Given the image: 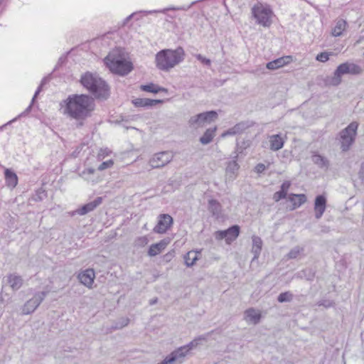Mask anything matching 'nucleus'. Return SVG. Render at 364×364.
Listing matches in <instances>:
<instances>
[{
    "mask_svg": "<svg viewBox=\"0 0 364 364\" xmlns=\"http://www.w3.org/2000/svg\"><path fill=\"white\" fill-rule=\"evenodd\" d=\"M95 107L94 99L87 95L69 96L65 112L75 119H85L90 117Z\"/></svg>",
    "mask_w": 364,
    "mask_h": 364,
    "instance_id": "f257e3e1",
    "label": "nucleus"
},
{
    "mask_svg": "<svg viewBox=\"0 0 364 364\" xmlns=\"http://www.w3.org/2000/svg\"><path fill=\"white\" fill-rule=\"evenodd\" d=\"M80 82L97 99L106 100L109 96V86L96 74L86 73L81 77Z\"/></svg>",
    "mask_w": 364,
    "mask_h": 364,
    "instance_id": "f03ea898",
    "label": "nucleus"
},
{
    "mask_svg": "<svg viewBox=\"0 0 364 364\" xmlns=\"http://www.w3.org/2000/svg\"><path fill=\"white\" fill-rule=\"evenodd\" d=\"M185 55L182 47L175 50L164 49L156 55V67L161 70L168 71L183 60Z\"/></svg>",
    "mask_w": 364,
    "mask_h": 364,
    "instance_id": "7ed1b4c3",
    "label": "nucleus"
},
{
    "mask_svg": "<svg viewBox=\"0 0 364 364\" xmlns=\"http://www.w3.org/2000/svg\"><path fill=\"white\" fill-rule=\"evenodd\" d=\"M104 61L112 73L119 75H126L133 69L132 63L122 57L118 51L110 52Z\"/></svg>",
    "mask_w": 364,
    "mask_h": 364,
    "instance_id": "20e7f679",
    "label": "nucleus"
},
{
    "mask_svg": "<svg viewBox=\"0 0 364 364\" xmlns=\"http://www.w3.org/2000/svg\"><path fill=\"white\" fill-rule=\"evenodd\" d=\"M363 69L358 65L346 62L340 64L333 73V76L330 80V84L337 86L341 82V76L346 74L358 75L362 74Z\"/></svg>",
    "mask_w": 364,
    "mask_h": 364,
    "instance_id": "39448f33",
    "label": "nucleus"
},
{
    "mask_svg": "<svg viewBox=\"0 0 364 364\" xmlns=\"http://www.w3.org/2000/svg\"><path fill=\"white\" fill-rule=\"evenodd\" d=\"M252 14L258 24L264 27H269L272 24L273 12L269 6L257 4L252 7Z\"/></svg>",
    "mask_w": 364,
    "mask_h": 364,
    "instance_id": "423d86ee",
    "label": "nucleus"
},
{
    "mask_svg": "<svg viewBox=\"0 0 364 364\" xmlns=\"http://www.w3.org/2000/svg\"><path fill=\"white\" fill-rule=\"evenodd\" d=\"M358 127V123L353 122L340 132L341 149L343 151H348L354 143L357 135Z\"/></svg>",
    "mask_w": 364,
    "mask_h": 364,
    "instance_id": "0eeeda50",
    "label": "nucleus"
},
{
    "mask_svg": "<svg viewBox=\"0 0 364 364\" xmlns=\"http://www.w3.org/2000/svg\"><path fill=\"white\" fill-rule=\"evenodd\" d=\"M218 119V113L215 111L203 112L190 118L188 124L193 129L203 127L205 124H210Z\"/></svg>",
    "mask_w": 364,
    "mask_h": 364,
    "instance_id": "6e6552de",
    "label": "nucleus"
},
{
    "mask_svg": "<svg viewBox=\"0 0 364 364\" xmlns=\"http://www.w3.org/2000/svg\"><path fill=\"white\" fill-rule=\"evenodd\" d=\"M173 158L171 151H162L155 154L149 160V165L152 168H159L170 163Z\"/></svg>",
    "mask_w": 364,
    "mask_h": 364,
    "instance_id": "1a4fd4ad",
    "label": "nucleus"
},
{
    "mask_svg": "<svg viewBox=\"0 0 364 364\" xmlns=\"http://www.w3.org/2000/svg\"><path fill=\"white\" fill-rule=\"evenodd\" d=\"M47 294V291H41L36 293L33 298L26 301V303L23 305L22 309V314L27 315L33 313L44 300Z\"/></svg>",
    "mask_w": 364,
    "mask_h": 364,
    "instance_id": "9d476101",
    "label": "nucleus"
},
{
    "mask_svg": "<svg viewBox=\"0 0 364 364\" xmlns=\"http://www.w3.org/2000/svg\"><path fill=\"white\" fill-rule=\"evenodd\" d=\"M240 234V227L237 225H232L225 230H218L215 232V237L218 240L225 239L228 244L234 241Z\"/></svg>",
    "mask_w": 364,
    "mask_h": 364,
    "instance_id": "9b49d317",
    "label": "nucleus"
},
{
    "mask_svg": "<svg viewBox=\"0 0 364 364\" xmlns=\"http://www.w3.org/2000/svg\"><path fill=\"white\" fill-rule=\"evenodd\" d=\"M173 224V218L168 214H161L154 231L156 233H165Z\"/></svg>",
    "mask_w": 364,
    "mask_h": 364,
    "instance_id": "f8f14e48",
    "label": "nucleus"
},
{
    "mask_svg": "<svg viewBox=\"0 0 364 364\" xmlns=\"http://www.w3.org/2000/svg\"><path fill=\"white\" fill-rule=\"evenodd\" d=\"M188 354L186 348L183 346L178 348L177 350L173 351L170 355L166 356L168 362L171 364H181L183 362L184 358Z\"/></svg>",
    "mask_w": 364,
    "mask_h": 364,
    "instance_id": "ddd939ff",
    "label": "nucleus"
},
{
    "mask_svg": "<svg viewBox=\"0 0 364 364\" xmlns=\"http://www.w3.org/2000/svg\"><path fill=\"white\" fill-rule=\"evenodd\" d=\"M327 199L323 195H318L314 201L315 218L320 219L326 210Z\"/></svg>",
    "mask_w": 364,
    "mask_h": 364,
    "instance_id": "4468645a",
    "label": "nucleus"
},
{
    "mask_svg": "<svg viewBox=\"0 0 364 364\" xmlns=\"http://www.w3.org/2000/svg\"><path fill=\"white\" fill-rule=\"evenodd\" d=\"M80 283L88 288H91L95 278V273L92 269H87L79 273L77 276Z\"/></svg>",
    "mask_w": 364,
    "mask_h": 364,
    "instance_id": "2eb2a0df",
    "label": "nucleus"
},
{
    "mask_svg": "<svg viewBox=\"0 0 364 364\" xmlns=\"http://www.w3.org/2000/svg\"><path fill=\"white\" fill-rule=\"evenodd\" d=\"M102 202V197L96 198L93 201H91L87 204H85L81 208L75 210L74 213L78 214L80 215H84L87 213L94 210L97 206H99Z\"/></svg>",
    "mask_w": 364,
    "mask_h": 364,
    "instance_id": "dca6fc26",
    "label": "nucleus"
},
{
    "mask_svg": "<svg viewBox=\"0 0 364 364\" xmlns=\"http://www.w3.org/2000/svg\"><path fill=\"white\" fill-rule=\"evenodd\" d=\"M291 58H292L290 55L284 56L267 63L266 67L269 70H276L289 63Z\"/></svg>",
    "mask_w": 364,
    "mask_h": 364,
    "instance_id": "f3484780",
    "label": "nucleus"
},
{
    "mask_svg": "<svg viewBox=\"0 0 364 364\" xmlns=\"http://www.w3.org/2000/svg\"><path fill=\"white\" fill-rule=\"evenodd\" d=\"M135 107H151L163 102L161 100H151L149 98H136L132 101Z\"/></svg>",
    "mask_w": 364,
    "mask_h": 364,
    "instance_id": "a211bd4d",
    "label": "nucleus"
},
{
    "mask_svg": "<svg viewBox=\"0 0 364 364\" xmlns=\"http://www.w3.org/2000/svg\"><path fill=\"white\" fill-rule=\"evenodd\" d=\"M240 166L235 160L228 162L225 169L226 180L232 181L237 175Z\"/></svg>",
    "mask_w": 364,
    "mask_h": 364,
    "instance_id": "6ab92c4d",
    "label": "nucleus"
},
{
    "mask_svg": "<svg viewBox=\"0 0 364 364\" xmlns=\"http://www.w3.org/2000/svg\"><path fill=\"white\" fill-rule=\"evenodd\" d=\"M168 244V241L166 240H162L157 243L151 245L149 249L148 255L150 257H154L159 255L166 248Z\"/></svg>",
    "mask_w": 364,
    "mask_h": 364,
    "instance_id": "aec40b11",
    "label": "nucleus"
},
{
    "mask_svg": "<svg viewBox=\"0 0 364 364\" xmlns=\"http://www.w3.org/2000/svg\"><path fill=\"white\" fill-rule=\"evenodd\" d=\"M7 282L13 291H17L22 287L23 280L21 276L10 274L7 276Z\"/></svg>",
    "mask_w": 364,
    "mask_h": 364,
    "instance_id": "412c9836",
    "label": "nucleus"
},
{
    "mask_svg": "<svg viewBox=\"0 0 364 364\" xmlns=\"http://www.w3.org/2000/svg\"><path fill=\"white\" fill-rule=\"evenodd\" d=\"M261 314L253 308L248 309L245 312V319L247 322L257 324L259 322Z\"/></svg>",
    "mask_w": 364,
    "mask_h": 364,
    "instance_id": "4be33fe9",
    "label": "nucleus"
},
{
    "mask_svg": "<svg viewBox=\"0 0 364 364\" xmlns=\"http://www.w3.org/2000/svg\"><path fill=\"white\" fill-rule=\"evenodd\" d=\"M288 200L292 203L291 210L301 206L306 201V196L304 194L291 193L288 196Z\"/></svg>",
    "mask_w": 364,
    "mask_h": 364,
    "instance_id": "5701e85b",
    "label": "nucleus"
},
{
    "mask_svg": "<svg viewBox=\"0 0 364 364\" xmlns=\"http://www.w3.org/2000/svg\"><path fill=\"white\" fill-rule=\"evenodd\" d=\"M284 140L280 134H274L269 136V147L272 151H278L284 146Z\"/></svg>",
    "mask_w": 364,
    "mask_h": 364,
    "instance_id": "b1692460",
    "label": "nucleus"
},
{
    "mask_svg": "<svg viewBox=\"0 0 364 364\" xmlns=\"http://www.w3.org/2000/svg\"><path fill=\"white\" fill-rule=\"evenodd\" d=\"M348 23L343 18H338L336 21V26L331 31V34L334 37L341 36L343 32L346 29Z\"/></svg>",
    "mask_w": 364,
    "mask_h": 364,
    "instance_id": "393cba45",
    "label": "nucleus"
},
{
    "mask_svg": "<svg viewBox=\"0 0 364 364\" xmlns=\"http://www.w3.org/2000/svg\"><path fill=\"white\" fill-rule=\"evenodd\" d=\"M6 182L8 186L14 188L18 183V177L16 174L9 168H6L4 171Z\"/></svg>",
    "mask_w": 364,
    "mask_h": 364,
    "instance_id": "a878e982",
    "label": "nucleus"
},
{
    "mask_svg": "<svg viewBox=\"0 0 364 364\" xmlns=\"http://www.w3.org/2000/svg\"><path fill=\"white\" fill-rule=\"evenodd\" d=\"M252 252L254 254V258L257 259L260 255L262 247V239L258 236H252Z\"/></svg>",
    "mask_w": 364,
    "mask_h": 364,
    "instance_id": "bb28decb",
    "label": "nucleus"
},
{
    "mask_svg": "<svg viewBox=\"0 0 364 364\" xmlns=\"http://www.w3.org/2000/svg\"><path fill=\"white\" fill-rule=\"evenodd\" d=\"M311 160L314 164L317 165L319 168L325 169L328 168L329 161L326 157L320 154H315L311 156Z\"/></svg>",
    "mask_w": 364,
    "mask_h": 364,
    "instance_id": "cd10ccee",
    "label": "nucleus"
},
{
    "mask_svg": "<svg viewBox=\"0 0 364 364\" xmlns=\"http://www.w3.org/2000/svg\"><path fill=\"white\" fill-rule=\"evenodd\" d=\"M216 127L208 129L200 138V142L206 145L210 143L215 135Z\"/></svg>",
    "mask_w": 364,
    "mask_h": 364,
    "instance_id": "c85d7f7f",
    "label": "nucleus"
},
{
    "mask_svg": "<svg viewBox=\"0 0 364 364\" xmlns=\"http://www.w3.org/2000/svg\"><path fill=\"white\" fill-rule=\"evenodd\" d=\"M200 254V251H189L185 256V264L187 267H192L198 259V255Z\"/></svg>",
    "mask_w": 364,
    "mask_h": 364,
    "instance_id": "c756f323",
    "label": "nucleus"
},
{
    "mask_svg": "<svg viewBox=\"0 0 364 364\" xmlns=\"http://www.w3.org/2000/svg\"><path fill=\"white\" fill-rule=\"evenodd\" d=\"M208 210L213 215H219V214L221 212V205L220 203L215 200V199H210L208 201Z\"/></svg>",
    "mask_w": 364,
    "mask_h": 364,
    "instance_id": "7c9ffc66",
    "label": "nucleus"
},
{
    "mask_svg": "<svg viewBox=\"0 0 364 364\" xmlns=\"http://www.w3.org/2000/svg\"><path fill=\"white\" fill-rule=\"evenodd\" d=\"M141 90L145 92H152V93H158L161 91L166 92V89L159 87L157 85L154 83H149L148 85H141Z\"/></svg>",
    "mask_w": 364,
    "mask_h": 364,
    "instance_id": "2f4dec72",
    "label": "nucleus"
},
{
    "mask_svg": "<svg viewBox=\"0 0 364 364\" xmlns=\"http://www.w3.org/2000/svg\"><path fill=\"white\" fill-rule=\"evenodd\" d=\"M252 123L249 121H243L236 124L233 127L237 134L242 133L245 130L252 127Z\"/></svg>",
    "mask_w": 364,
    "mask_h": 364,
    "instance_id": "473e14b6",
    "label": "nucleus"
},
{
    "mask_svg": "<svg viewBox=\"0 0 364 364\" xmlns=\"http://www.w3.org/2000/svg\"><path fill=\"white\" fill-rule=\"evenodd\" d=\"M205 340H206V338L203 336H199L198 338H195L194 340L191 341L188 344L183 346V347L186 348V350L188 353L190 350L196 348L199 345L200 341H205Z\"/></svg>",
    "mask_w": 364,
    "mask_h": 364,
    "instance_id": "72a5a7b5",
    "label": "nucleus"
},
{
    "mask_svg": "<svg viewBox=\"0 0 364 364\" xmlns=\"http://www.w3.org/2000/svg\"><path fill=\"white\" fill-rule=\"evenodd\" d=\"M293 299V294L290 291H285L281 293L278 297L277 301L280 303L289 302Z\"/></svg>",
    "mask_w": 364,
    "mask_h": 364,
    "instance_id": "f704fd0d",
    "label": "nucleus"
},
{
    "mask_svg": "<svg viewBox=\"0 0 364 364\" xmlns=\"http://www.w3.org/2000/svg\"><path fill=\"white\" fill-rule=\"evenodd\" d=\"M303 251H304L303 247H301L299 246H296L290 250V252L287 254V257L288 259H295Z\"/></svg>",
    "mask_w": 364,
    "mask_h": 364,
    "instance_id": "c9c22d12",
    "label": "nucleus"
},
{
    "mask_svg": "<svg viewBox=\"0 0 364 364\" xmlns=\"http://www.w3.org/2000/svg\"><path fill=\"white\" fill-rule=\"evenodd\" d=\"M332 55L333 53L331 52H321L316 55V60L319 62L325 63L329 60V56Z\"/></svg>",
    "mask_w": 364,
    "mask_h": 364,
    "instance_id": "e433bc0d",
    "label": "nucleus"
},
{
    "mask_svg": "<svg viewBox=\"0 0 364 364\" xmlns=\"http://www.w3.org/2000/svg\"><path fill=\"white\" fill-rule=\"evenodd\" d=\"M149 242L146 236L139 237L134 240V246L141 247L147 245Z\"/></svg>",
    "mask_w": 364,
    "mask_h": 364,
    "instance_id": "4c0bfd02",
    "label": "nucleus"
},
{
    "mask_svg": "<svg viewBox=\"0 0 364 364\" xmlns=\"http://www.w3.org/2000/svg\"><path fill=\"white\" fill-rule=\"evenodd\" d=\"M129 322V319L128 318H121L119 319L118 322L116 323V326L114 327L115 329L122 328L123 327L128 325Z\"/></svg>",
    "mask_w": 364,
    "mask_h": 364,
    "instance_id": "58836bf2",
    "label": "nucleus"
},
{
    "mask_svg": "<svg viewBox=\"0 0 364 364\" xmlns=\"http://www.w3.org/2000/svg\"><path fill=\"white\" fill-rule=\"evenodd\" d=\"M287 196V195L284 193V191L279 190L274 193L272 198L275 202H279L280 200L285 198Z\"/></svg>",
    "mask_w": 364,
    "mask_h": 364,
    "instance_id": "ea45409f",
    "label": "nucleus"
},
{
    "mask_svg": "<svg viewBox=\"0 0 364 364\" xmlns=\"http://www.w3.org/2000/svg\"><path fill=\"white\" fill-rule=\"evenodd\" d=\"M114 164V162L112 160H108L107 161L102 162L99 166L98 170L103 171L108 168H110Z\"/></svg>",
    "mask_w": 364,
    "mask_h": 364,
    "instance_id": "a19ab883",
    "label": "nucleus"
},
{
    "mask_svg": "<svg viewBox=\"0 0 364 364\" xmlns=\"http://www.w3.org/2000/svg\"><path fill=\"white\" fill-rule=\"evenodd\" d=\"M196 58L198 60H200L202 63H203L208 66L210 65V63H211L210 60L203 57L202 55H200V54L196 55Z\"/></svg>",
    "mask_w": 364,
    "mask_h": 364,
    "instance_id": "79ce46f5",
    "label": "nucleus"
},
{
    "mask_svg": "<svg viewBox=\"0 0 364 364\" xmlns=\"http://www.w3.org/2000/svg\"><path fill=\"white\" fill-rule=\"evenodd\" d=\"M291 186V182L289 181H284L282 185H281V187H280V190L282 191H284V193H286L287 195V192Z\"/></svg>",
    "mask_w": 364,
    "mask_h": 364,
    "instance_id": "37998d69",
    "label": "nucleus"
},
{
    "mask_svg": "<svg viewBox=\"0 0 364 364\" xmlns=\"http://www.w3.org/2000/svg\"><path fill=\"white\" fill-rule=\"evenodd\" d=\"M43 196H46L45 191H37L36 194L33 196V200L36 201L41 200Z\"/></svg>",
    "mask_w": 364,
    "mask_h": 364,
    "instance_id": "c03bdc74",
    "label": "nucleus"
},
{
    "mask_svg": "<svg viewBox=\"0 0 364 364\" xmlns=\"http://www.w3.org/2000/svg\"><path fill=\"white\" fill-rule=\"evenodd\" d=\"M266 169V166L264 164L259 163L255 167V171L257 173H262Z\"/></svg>",
    "mask_w": 364,
    "mask_h": 364,
    "instance_id": "a18cd8bd",
    "label": "nucleus"
},
{
    "mask_svg": "<svg viewBox=\"0 0 364 364\" xmlns=\"http://www.w3.org/2000/svg\"><path fill=\"white\" fill-rule=\"evenodd\" d=\"M45 82H46V79L44 78V79L41 81V83L40 86L38 87L37 90L36 91L35 95H34V96H33V99H32V102H34V100H35L36 97H37V95H38L40 93V92L41 91L42 87H43V85L45 84Z\"/></svg>",
    "mask_w": 364,
    "mask_h": 364,
    "instance_id": "49530a36",
    "label": "nucleus"
},
{
    "mask_svg": "<svg viewBox=\"0 0 364 364\" xmlns=\"http://www.w3.org/2000/svg\"><path fill=\"white\" fill-rule=\"evenodd\" d=\"M235 134H237L236 133V132H235V129L234 127H232V128L229 129L228 130H227L225 132H224L222 136H228V135H235Z\"/></svg>",
    "mask_w": 364,
    "mask_h": 364,
    "instance_id": "de8ad7c7",
    "label": "nucleus"
},
{
    "mask_svg": "<svg viewBox=\"0 0 364 364\" xmlns=\"http://www.w3.org/2000/svg\"><path fill=\"white\" fill-rule=\"evenodd\" d=\"M135 14V13H133L131 15H129V16H127L125 19H124V25H125L126 23H127L132 18V17L134 16V15Z\"/></svg>",
    "mask_w": 364,
    "mask_h": 364,
    "instance_id": "09e8293b",
    "label": "nucleus"
},
{
    "mask_svg": "<svg viewBox=\"0 0 364 364\" xmlns=\"http://www.w3.org/2000/svg\"><path fill=\"white\" fill-rule=\"evenodd\" d=\"M94 172H95V169L94 168H88L86 171H84L82 172V174H85V173L93 174Z\"/></svg>",
    "mask_w": 364,
    "mask_h": 364,
    "instance_id": "8fccbe9b",
    "label": "nucleus"
},
{
    "mask_svg": "<svg viewBox=\"0 0 364 364\" xmlns=\"http://www.w3.org/2000/svg\"><path fill=\"white\" fill-rule=\"evenodd\" d=\"M319 306H324L326 307H328V306H331V302L328 301V304H326V302L325 303H320Z\"/></svg>",
    "mask_w": 364,
    "mask_h": 364,
    "instance_id": "3c124183",
    "label": "nucleus"
},
{
    "mask_svg": "<svg viewBox=\"0 0 364 364\" xmlns=\"http://www.w3.org/2000/svg\"><path fill=\"white\" fill-rule=\"evenodd\" d=\"M159 364H171V363L169 362H168V360L166 358L162 362H161Z\"/></svg>",
    "mask_w": 364,
    "mask_h": 364,
    "instance_id": "603ef678",
    "label": "nucleus"
},
{
    "mask_svg": "<svg viewBox=\"0 0 364 364\" xmlns=\"http://www.w3.org/2000/svg\"><path fill=\"white\" fill-rule=\"evenodd\" d=\"M156 301H157V299H156H156H151V300L150 301V304H151V305H154V304H155L156 303Z\"/></svg>",
    "mask_w": 364,
    "mask_h": 364,
    "instance_id": "864d4df0",
    "label": "nucleus"
},
{
    "mask_svg": "<svg viewBox=\"0 0 364 364\" xmlns=\"http://www.w3.org/2000/svg\"><path fill=\"white\" fill-rule=\"evenodd\" d=\"M16 119H17V117H16V118H14V119H12V120H10L8 123H6V124H4V126H6V125H7V124H9L12 123V122H14Z\"/></svg>",
    "mask_w": 364,
    "mask_h": 364,
    "instance_id": "5fc2aeb1",
    "label": "nucleus"
},
{
    "mask_svg": "<svg viewBox=\"0 0 364 364\" xmlns=\"http://www.w3.org/2000/svg\"><path fill=\"white\" fill-rule=\"evenodd\" d=\"M64 60H65V58L61 57V58L59 59V63H63Z\"/></svg>",
    "mask_w": 364,
    "mask_h": 364,
    "instance_id": "6e6d98bb",
    "label": "nucleus"
},
{
    "mask_svg": "<svg viewBox=\"0 0 364 364\" xmlns=\"http://www.w3.org/2000/svg\"><path fill=\"white\" fill-rule=\"evenodd\" d=\"M156 12H157V11H147V13H149V14L156 13Z\"/></svg>",
    "mask_w": 364,
    "mask_h": 364,
    "instance_id": "4d7b16f0",
    "label": "nucleus"
},
{
    "mask_svg": "<svg viewBox=\"0 0 364 364\" xmlns=\"http://www.w3.org/2000/svg\"><path fill=\"white\" fill-rule=\"evenodd\" d=\"M31 108V105L26 109V112H28Z\"/></svg>",
    "mask_w": 364,
    "mask_h": 364,
    "instance_id": "13d9d810",
    "label": "nucleus"
},
{
    "mask_svg": "<svg viewBox=\"0 0 364 364\" xmlns=\"http://www.w3.org/2000/svg\"><path fill=\"white\" fill-rule=\"evenodd\" d=\"M31 108V105L26 109V112H28Z\"/></svg>",
    "mask_w": 364,
    "mask_h": 364,
    "instance_id": "bf43d9fd",
    "label": "nucleus"
}]
</instances>
